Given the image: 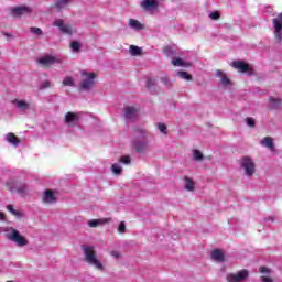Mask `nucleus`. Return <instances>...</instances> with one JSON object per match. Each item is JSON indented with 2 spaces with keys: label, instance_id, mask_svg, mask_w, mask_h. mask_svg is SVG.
<instances>
[{
  "label": "nucleus",
  "instance_id": "nucleus-33",
  "mask_svg": "<svg viewBox=\"0 0 282 282\" xmlns=\"http://www.w3.org/2000/svg\"><path fill=\"white\" fill-rule=\"evenodd\" d=\"M64 87H74V77L67 76L63 79Z\"/></svg>",
  "mask_w": 282,
  "mask_h": 282
},
{
  "label": "nucleus",
  "instance_id": "nucleus-35",
  "mask_svg": "<svg viewBox=\"0 0 282 282\" xmlns=\"http://www.w3.org/2000/svg\"><path fill=\"white\" fill-rule=\"evenodd\" d=\"M111 169L115 175H120V173H122V166H120V163L112 164Z\"/></svg>",
  "mask_w": 282,
  "mask_h": 282
},
{
  "label": "nucleus",
  "instance_id": "nucleus-19",
  "mask_svg": "<svg viewBox=\"0 0 282 282\" xmlns=\"http://www.w3.org/2000/svg\"><path fill=\"white\" fill-rule=\"evenodd\" d=\"M260 273L261 275V281L262 282H274V280L272 279V270H270L267 267H261L260 268Z\"/></svg>",
  "mask_w": 282,
  "mask_h": 282
},
{
  "label": "nucleus",
  "instance_id": "nucleus-28",
  "mask_svg": "<svg viewBox=\"0 0 282 282\" xmlns=\"http://www.w3.org/2000/svg\"><path fill=\"white\" fill-rule=\"evenodd\" d=\"M82 46L83 45L78 41H72L70 42V52H73V54H78V52H80Z\"/></svg>",
  "mask_w": 282,
  "mask_h": 282
},
{
  "label": "nucleus",
  "instance_id": "nucleus-36",
  "mask_svg": "<svg viewBox=\"0 0 282 282\" xmlns=\"http://www.w3.org/2000/svg\"><path fill=\"white\" fill-rule=\"evenodd\" d=\"M30 32H31V34H34L35 36L43 35V30H41V28L31 26Z\"/></svg>",
  "mask_w": 282,
  "mask_h": 282
},
{
  "label": "nucleus",
  "instance_id": "nucleus-31",
  "mask_svg": "<svg viewBox=\"0 0 282 282\" xmlns=\"http://www.w3.org/2000/svg\"><path fill=\"white\" fill-rule=\"evenodd\" d=\"M176 76H178V78H182L183 80H193V76H191V74L184 72V70H180Z\"/></svg>",
  "mask_w": 282,
  "mask_h": 282
},
{
  "label": "nucleus",
  "instance_id": "nucleus-29",
  "mask_svg": "<svg viewBox=\"0 0 282 282\" xmlns=\"http://www.w3.org/2000/svg\"><path fill=\"white\" fill-rule=\"evenodd\" d=\"M269 105L272 109H276V107L281 106V99H276L274 97L269 98Z\"/></svg>",
  "mask_w": 282,
  "mask_h": 282
},
{
  "label": "nucleus",
  "instance_id": "nucleus-8",
  "mask_svg": "<svg viewBox=\"0 0 282 282\" xmlns=\"http://www.w3.org/2000/svg\"><path fill=\"white\" fill-rule=\"evenodd\" d=\"M250 276V271L248 269L239 270L235 273H229L226 276L227 282H245L248 281Z\"/></svg>",
  "mask_w": 282,
  "mask_h": 282
},
{
  "label": "nucleus",
  "instance_id": "nucleus-22",
  "mask_svg": "<svg viewBox=\"0 0 282 282\" xmlns=\"http://www.w3.org/2000/svg\"><path fill=\"white\" fill-rule=\"evenodd\" d=\"M109 218L90 219L88 226L89 228H98V226H104V224H109Z\"/></svg>",
  "mask_w": 282,
  "mask_h": 282
},
{
  "label": "nucleus",
  "instance_id": "nucleus-16",
  "mask_svg": "<svg viewBox=\"0 0 282 282\" xmlns=\"http://www.w3.org/2000/svg\"><path fill=\"white\" fill-rule=\"evenodd\" d=\"M124 118L127 120V122H133V120H135V118H138V110L135 107L132 106H128L124 109Z\"/></svg>",
  "mask_w": 282,
  "mask_h": 282
},
{
  "label": "nucleus",
  "instance_id": "nucleus-4",
  "mask_svg": "<svg viewBox=\"0 0 282 282\" xmlns=\"http://www.w3.org/2000/svg\"><path fill=\"white\" fill-rule=\"evenodd\" d=\"M7 188L10 193H17L20 197H25L28 195V185L25 183H21L17 180L10 178L7 182Z\"/></svg>",
  "mask_w": 282,
  "mask_h": 282
},
{
  "label": "nucleus",
  "instance_id": "nucleus-15",
  "mask_svg": "<svg viewBox=\"0 0 282 282\" xmlns=\"http://www.w3.org/2000/svg\"><path fill=\"white\" fill-rule=\"evenodd\" d=\"M231 67H234L235 69H238V72H240V74H252V68H250L249 64H246V62L243 61H236L232 62Z\"/></svg>",
  "mask_w": 282,
  "mask_h": 282
},
{
  "label": "nucleus",
  "instance_id": "nucleus-14",
  "mask_svg": "<svg viewBox=\"0 0 282 282\" xmlns=\"http://www.w3.org/2000/svg\"><path fill=\"white\" fill-rule=\"evenodd\" d=\"M12 105L15 106V108L18 109V111L20 113H28V111H30L32 109V104H30L29 101H25L23 99H14L12 101Z\"/></svg>",
  "mask_w": 282,
  "mask_h": 282
},
{
  "label": "nucleus",
  "instance_id": "nucleus-34",
  "mask_svg": "<svg viewBox=\"0 0 282 282\" xmlns=\"http://www.w3.org/2000/svg\"><path fill=\"white\" fill-rule=\"evenodd\" d=\"M135 133L139 138H143V139H147L149 138V132H147V130L142 129V128H139L135 130Z\"/></svg>",
  "mask_w": 282,
  "mask_h": 282
},
{
  "label": "nucleus",
  "instance_id": "nucleus-20",
  "mask_svg": "<svg viewBox=\"0 0 282 282\" xmlns=\"http://www.w3.org/2000/svg\"><path fill=\"white\" fill-rule=\"evenodd\" d=\"M212 259L218 263H223V261H226V253H224V250L215 249L212 251Z\"/></svg>",
  "mask_w": 282,
  "mask_h": 282
},
{
  "label": "nucleus",
  "instance_id": "nucleus-45",
  "mask_svg": "<svg viewBox=\"0 0 282 282\" xmlns=\"http://www.w3.org/2000/svg\"><path fill=\"white\" fill-rule=\"evenodd\" d=\"M246 123H247V126L248 127H254V119H252V118H247L246 119Z\"/></svg>",
  "mask_w": 282,
  "mask_h": 282
},
{
  "label": "nucleus",
  "instance_id": "nucleus-39",
  "mask_svg": "<svg viewBox=\"0 0 282 282\" xmlns=\"http://www.w3.org/2000/svg\"><path fill=\"white\" fill-rule=\"evenodd\" d=\"M161 83H162V85H164L165 87H171V79H169V77H166V76H162V77H161Z\"/></svg>",
  "mask_w": 282,
  "mask_h": 282
},
{
  "label": "nucleus",
  "instance_id": "nucleus-32",
  "mask_svg": "<svg viewBox=\"0 0 282 282\" xmlns=\"http://www.w3.org/2000/svg\"><path fill=\"white\" fill-rule=\"evenodd\" d=\"M130 54L132 56H140V54H142V48L135 45H130Z\"/></svg>",
  "mask_w": 282,
  "mask_h": 282
},
{
  "label": "nucleus",
  "instance_id": "nucleus-48",
  "mask_svg": "<svg viewBox=\"0 0 282 282\" xmlns=\"http://www.w3.org/2000/svg\"><path fill=\"white\" fill-rule=\"evenodd\" d=\"M3 219H6V214H3L2 212H0V221H3Z\"/></svg>",
  "mask_w": 282,
  "mask_h": 282
},
{
  "label": "nucleus",
  "instance_id": "nucleus-46",
  "mask_svg": "<svg viewBox=\"0 0 282 282\" xmlns=\"http://www.w3.org/2000/svg\"><path fill=\"white\" fill-rule=\"evenodd\" d=\"M110 254H111V257H113V259H120V253H119V251L112 250V251L110 252Z\"/></svg>",
  "mask_w": 282,
  "mask_h": 282
},
{
  "label": "nucleus",
  "instance_id": "nucleus-2",
  "mask_svg": "<svg viewBox=\"0 0 282 282\" xmlns=\"http://www.w3.org/2000/svg\"><path fill=\"white\" fill-rule=\"evenodd\" d=\"M83 252H84V261L88 263V265H91L93 268H95V270H99L100 272L105 270V265H102V262L100 261V259H98V256L96 254V250H94V247L84 246Z\"/></svg>",
  "mask_w": 282,
  "mask_h": 282
},
{
  "label": "nucleus",
  "instance_id": "nucleus-40",
  "mask_svg": "<svg viewBox=\"0 0 282 282\" xmlns=\"http://www.w3.org/2000/svg\"><path fill=\"white\" fill-rule=\"evenodd\" d=\"M156 127L161 133H164V135H166V124L159 122Z\"/></svg>",
  "mask_w": 282,
  "mask_h": 282
},
{
  "label": "nucleus",
  "instance_id": "nucleus-47",
  "mask_svg": "<svg viewBox=\"0 0 282 282\" xmlns=\"http://www.w3.org/2000/svg\"><path fill=\"white\" fill-rule=\"evenodd\" d=\"M153 85H155V82H154L153 79H148V82H147V87H148L149 89H151V87H153Z\"/></svg>",
  "mask_w": 282,
  "mask_h": 282
},
{
  "label": "nucleus",
  "instance_id": "nucleus-3",
  "mask_svg": "<svg viewBox=\"0 0 282 282\" xmlns=\"http://www.w3.org/2000/svg\"><path fill=\"white\" fill-rule=\"evenodd\" d=\"M96 85V73H88L87 70H82V80L79 83V89L82 91H90Z\"/></svg>",
  "mask_w": 282,
  "mask_h": 282
},
{
  "label": "nucleus",
  "instance_id": "nucleus-7",
  "mask_svg": "<svg viewBox=\"0 0 282 282\" xmlns=\"http://www.w3.org/2000/svg\"><path fill=\"white\" fill-rule=\"evenodd\" d=\"M131 147L140 155H144V153H149V151H151V143L147 140L133 139L131 141Z\"/></svg>",
  "mask_w": 282,
  "mask_h": 282
},
{
  "label": "nucleus",
  "instance_id": "nucleus-42",
  "mask_svg": "<svg viewBox=\"0 0 282 282\" xmlns=\"http://www.w3.org/2000/svg\"><path fill=\"white\" fill-rule=\"evenodd\" d=\"M120 162H121V164H131V158L130 156H121Z\"/></svg>",
  "mask_w": 282,
  "mask_h": 282
},
{
  "label": "nucleus",
  "instance_id": "nucleus-6",
  "mask_svg": "<svg viewBox=\"0 0 282 282\" xmlns=\"http://www.w3.org/2000/svg\"><path fill=\"white\" fill-rule=\"evenodd\" d=\"M53 25L54 28H58L59 32L66 36H74V34H76L74 26H72V24L65 23V20L63 19L55 20Z\"/></svg>",
  "mask_w": 282,
  "mask_h": 282
},
{
  "label": "nucleus",
  "instance_id": "nucleus-30",
  "mask_svg": "<svg viewBox=\"0 0 282 282\" xmlns=\"http://www.w3.org/2000/svg\"><path fill=\"white\" fill-rule=\"evenodd\" d=\"M193 160H195V162H202V160H204V153L199 150H193Z\"/></svg>",
  "mask_w": 282,
  "mask_h": 282
},
{
  "label": "nucleus",
  "instance_id": "nucleus-24",
  "mask_svg": "<svg viewBox=\"0 0 282 282\" xmlns=\"http://www.w3.org/2000/svg\"><path fill=\"white\" fill-rule=\"evenodd\" d=\"M260 144L262 147H265L267 149H270V151H274V141L271 137H265L260 141Z\"/></svg>",
  "mask_w": 282,
  "mask_h": 282
},
{
  "label": "nucleus",
  "instance_id": "nucleus-25",
  "mask_svg": "<svg viewBox=\"0 0 282 282\" xmlns=\"http://www.w3.org/2000/svg\"><path fill=\"white\" fill-rule=\"evenodd\" d=\"M6 140L7 142H9V144H12L13 147H19V144L21 143V141L19 140V138H17V135H14V133H8L6 135Z\"/></svg>",
  "mask_w": 282,
  "mask_h": 282
},
{
  "label": "nucleus",
  "instance_id": "nucleus-1",
  "mask_svg": "<svg viewBox=\"0 0 282 282\" xmlns=\"http://www.w3.org/2000/svg\"><path fill=\"white\" fill-rule=\"evenodd\" d=\"M0 232H4L6 239L15 243L18 248H24V246H28L29 243L28 238L13 227H0Z\"/></svg>",
  "mask_w": 282,
  "mask_h": 282
},
{
  "label": "nucleus",
  "instance_id": "nucleus-38",
  "mask_svg": "<svg viewBox=\"0 0 282 282\" xmlns=\"http://www.w3.org/2000/svg\"><path fill=\"white\" fill-rule=\"evenodd\" d=\"M50 87H52V82L50 80H44L41 83L39 89L43 90V89H50Z\"/></svg>",
  "mask_w": 282,
  "mask_h": 282
},
{
  "label": "nucleus",
  "instance_id": "nucleus-10",
  "mask_svg": "<svg viewBox=\"0 0 282 282\" xmlns=\"http://www.w3.org/2000/svg\"><path fill=\"white\" fill-rule=\"evenodd\" d=\"M273 35L278 43L282 42V12L272 20Z\"/></svg>",
  "mask_w": 282,
  "mask_h": 282
},
{
  "label": "nucleus",
  "instance_id": "nucleus-41",
  "mask_svg": "<svg viewBox=\"0 0 282 282\" xmlns=\"http://www.w3.org/2000/svg\"><path fill=\"white\" fill-rule=\"evenodd\" d=\"M209 19H212V21H217V19H219V12L214 11V12L209 13Z\"/></svg>",
  "mask_w": 282,
  "mask_h": 282
},
{
  "label": "nucleus",
  "instance_id": "nucleus-26",
  "mask_svg": "<svg viewBox=\"0 0 282 282\" xmlns=\"http://www.w3.org/2000/svg\"><path fill=\"white\" fill-rule=\"evenodd\" d=\"M172 65H174V67H191V63L184 62L180 57L172 59Z\"/></svg>",
  "mask_w": 282,
  "mask_h": 282
},
{
  "label": "nucleus",
  "instance_id": "nucleus-13",
  "mask_svg": "<svg viewBox=\"0 0 282 282\" xmlns=\"http://www.w3.org/2000/svg\"><path fill=\"white\" fill-rule=\"evenodd\" d=\"M80 120V112H66L64 116V122L67 127H76Z\"/></svg>",
  "mask_w": 282,
  "mask_h": 282
},
{
  "label": "nucleus",
  "instance_id": "nucleus-17",
  "mask_svg": "<svg viewBox=\"0 0 282 282\" xmlns=\"http://www.w3.org/2000/svg\"><path fill=\"white\" fill-rule=\"evenodd\" d=\"M43 204H56V195L52 189H46L42 196Z\"/></svg>",
  "mask_w": 282,
  "mask_h": 282
},
{
  "label": "nucleus",
  "instance_id": "nucleus-12",
  "mask_svg": "<svg viewBox=\"0 0 282 282\" xmlns=\"http://www.w3.org/2000/svg\"><path fill=\"white\" fill-rule=\"evenodd\" d=\"M162 0H141L140 7L144 12H155L160 8V2Z\"/></svg>",
  "mask_w": 282,
  "mask_h": 282
},
{
  "label": "nucleus",
  "instance_id": "nucleus-11",
  "mask_svg": "<svg viewBox=\"0 0 282 282\" xmlns=\"http://www.w3.org/2000/svg\"><path fill=\"white\" fill-rule=\"evenodd\" d=\"M9 14L14 19L19 17H25V14H32V8L29 6H18L9 9Z\"/></svg>",
  "mask_w": 282,
  "mask_h": 282
},
{
  "label": "nucleus",
  "instance_id": "nucleus-44",
  "mask_svg": "<svg viewBox=\"0 0 282 282\" xmlns=\"http://www.w3.org/2000/svg\"><path fill=\"white\" fill-rule=\"evenodd\" d=\"M126 230H127V226L124 225V223H120L118 227V232L122 234Z\"/></svg>",
  "mask_w": 282,
  "mask_h": 282
},
{
  "label": "nucleus",
  "instance_id": "nucleus-21",
  "mask_svg": "<svg viewBox=\"0 0 282 282\" xmlns=\"http://www.w3.org/2000/svg\"><path fill=\"white\" fill-rule=\"evenodd\" d=\"M128 26L131 30H134V32H140V31L144 30V24H142L140 21H138L135 19H129Z\"/></svg>",
  "mask_w": 282,
  "mask_h": 282
},
{
  "label": "nucleus",
  "instance_id": "nucleus-9",
  "mask_svg": "<svg viewBox=\"0 0 282 282\" xmlns=\"http://www.w3.org/2000/svg\"><path fill=\"white\" fill-rule=\"evenodd\" d=\"M36 62L41 67H52V65H61V63H63V61L56 55H44L39 57Z\"/></svg>",
  "mask_w": 282,
  "mask_h": 282
},
{
  "label": "nucleus",
  "instance_id": "nucleus-5",
  "mask_svg": "<svg viewBox=\"0 0 282 282\" xmlns=\"http://www.w3.org/2000/svg\"><path fill=\"white\" fill-rule=\"evenodd\" d=\"M240 169L243 171L245 175L247 177H252L254 173H257V164L254 163V160L250 156H242L240 159Z\"/></svg>",
  "mask_w": 282,
  "mask_h": 282
},
{
  "label": "nucleus",
  "instance_id": "nucleus-43",
  "mask_svg": "<svg viewBox=\"0 0 282 282\" xmlns=\"http://www.w3.org/2000/svg\"><path fill=\"white\" fill-rule=\"evenodd\" d=\"M7 210H9L11 215H19V212H17L12 205H8Z\"/></svg>",
  "mask_w": 282,
  "mask_h": 282
},
{
  "label": "nucleus",
  "instance_id": "nucleus-23",
  "mask_svg": "<svg viewBox=\"0 0 282 282\" xmlns=\"http://www.w3.org/2000/svg\"><path fill=\"white\" fill-rule=\"evenodd\" d=\"M184 188L185 191H195V181L188 176H184Z\"/></svg>",
  "mask_w": 282,
  "mask_h": 282
},
{
  "label": "nucleus",
  "instance_id": "nucleus-37",
  "mask_svg": "<svg viewBox=\"0 0 282 282\" xmlns=\"http://www.w3.org/2000/svg\"><path fill=\"white\" fill-rule=\"evenodd\" d=\"M163 53L165 54V56H169V57L175 56V51L171 46L164 47Z\"/></svg>",
  "mask_w": 282,
  "mask_h": 282
},
{
  "label": "nucleus",
  "instance_id": "nucleus-18",
  "mask_svg": "<svg viewBox=\"0 0 282 282\" xmlns=\"http://www.w3.org/2000/svg\"><path fill=\"white\" fill-rule=\"evenodd\" d=\"M216 77L220 79V84L223 87H230L232 86V82L228 78V75L223 70H216Z\"/></svg>",
  "mask_w": 282,
  "mask_h": 282
},
{
  "label": "nucleus",
  "instance_id": "nucleus-49",
  "mask_svg": "<svg viewBox=\"0 0 282 282\" xmlns=\"http://www.w3.org/2000/svg\"><path fill=\"white\" fill-rule=\"evenodd\" d=\"M4 36H6L7 39H13L12 33H4Z\"/></svg>",
  "mask_w": 282,
  "mask_h": 282
},
{
  "label": "nucleus",
  "instance_id": "nucleus-27",
  "mask_svg": "<svg viewBox=\"0 0 282 282\" xmlns=\"http://www.w3.org/2000/svg\"><path fill=\"white\" fill-rule=\"evenodd\" d=\"M72 4V0H57L55 2L56 8L59 10H65V8L69 7Z\"/></svg>",
  "mask_w": 282,
  "mask_h": 282
}]
</instances>
